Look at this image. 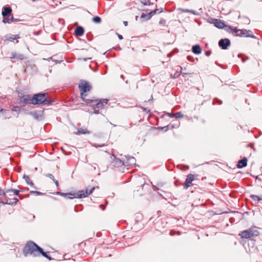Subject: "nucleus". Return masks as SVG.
I'll return each mask as SVG.
<instances>
[{"instance_id": "obj_1", "label": "nucleus", "mask_w": 262, "mask_h": 262, "mask_svg": "<svg viewBox=\"0 0 262 262\" xmlns=\"http://www.w3.org/2000/svg\"><path fill=\"white\" fill-rule=\"evenodd\" d=\"M23 253L26 256L28 255H32L33 256H38L40 254H41L43 256L46 257L49 260H51L52 259L51 256L43 251L42 248L33 242H30L26 244L23 249Z\"/></svg>"}, {"instance_id": "obj_2", "label": "nucleus", "mask_w": 262, "mask_h": 262, "mask_svg": "<svg viewBox=\"0 0 262 262\" xmlns=\"http://www.w3.org/2000/svg\"><path fill=\"white\" fill-rule=\"evenodd\" d=\"M79 88L80 91L81 98L87 103H90V99L85 98L87 95L86 93L89 92L92 89V85L90 82L81 80L79 84Z\"/></svg>"}, {"instance_id": "obj_3", "label": "nucleus", "mask_w": 262, "mask_h": 262, "mask_svg": "<svg viewBox=\"0 0 262 262\" xmlns=\"http://www.w3.org/2000/svg\"><path fill=\"white\" fill-rule=\"evenodd\" d=\"M47 93H38L35 94L32 97V104H50L51 101L47 100Z\"/></svg>"}, {"instance_id": "obj_4", "label": "nucleus", "mask_w": 262, "mask_h": 262, "mask_svg": "<svg viewBox=\"0 0 262 262\" xmlns=\"http://www.w3.org/2000/svg\"><path fill=\"white\" fill-rule=\"evenodd\" d=\"M259 234L258 230L256 227H251L247 230H244L239 233L241 238H252L258 236Z\"/></svg>"}, {"instance_id": "obj_5", "label": "nucleus", "mask_w": 262, "mask_h": 262, "mask_svg": "<svg viewBox=\"0 0 262 262\" xmlns=\"http://www.w3.org/2000/svg\"><path fill=\"white\" fill-rule=\"evenodd\" d=\"M18 202V200L15 197L14 194H12L10 192H7L6 190L5 195L2 199V203L12 205L16 204Z\"/></svg>"}, {"instance_id": "obj_6", "label": "nucleus", "mask_w": 262, "mask_h": 262, "mask_svg": "<svg viewBox=\"0 0 262 262\" xmlns=\"http://www.w3.org/2000/svg\"><path fill=\"white\" fill-rule=\"evenodd\" d=\"M198 177V174H189L187 176V178L183 184L184 189H188V188L193 185L192 182L195 180Z\"/></svg>"}, {"instance_id": "obj_7", "label": "nucleus", "mask_w": 262, "mask_h": 262, "mask_svg": "<svg viewBox=\"0 0 262 262\" xmlns=\"http://www.w3.org/2000/svg\"><path fill=\"white\" fill-rule=\"evenodd\" d=\"M108 101V100L107 99L94 100L90 99V102L93 103V106L95 108H102L107 104Z\"/></svg>"}, {"instance_id": "obj_8", "label": "nucleus", "mask_w": 262, "mask_h": 262, "mask_svg": "<svg viewBox=\"0 0 262 262\" xmlns=\"http://www.w3.org/2000/svg\"><path fill=\"white\" fill-rule=\"evenodd\" d=\"M95 187L94 186L86 188V189L79 191V197L80 198L88 197L90 195L93 191L95 190Z\"/></svg>"}, {"instance_id": "obj_9", "label": "nucleus", "mask_w": 262, "mask_h": 262, "mask_svg": "<svg viewBox=\"0 0 262 262\" xmlns=\"http://www.w3.org/2000/svg\"><path fill=\"white\" fill-rule=\"evenodd\" d=\"M57 194L62 196H67L68 198L70 199H72L74 198H80L78 196L79 191H78L77 193L69 192L67 193L58 192Z\"/></svg>"}, {"instance_id": "obj_10", "label": "nucleus", "mask_w": 262, "mask_h": 262, "mask_svg": "<svg viewBox=\"0 0 262 262\" xmlns=\"http://www.w3.org/2000/svg\"><path fill=\"white\" fill-rule=\"evenodd\" d=\"M230 44V41L228 38L222 39L219 42V45L222 49H226Z\"/></svg>"}, {"instance_id": "obj_11", "label": "nucleus", "mask_w": 262, "mask_h": 262, "mask_svg": "<svg viewBox=\"0 0 262 262\" xmlns=\"http://www.w3.org/2000/svg\"><path fill=\"white\" fill-rule=\"evenodd\" d=\"M91 132L86 128L79 127L77 131L74 132L75 135H80L82 134H90Z\"/></svg>"}, {"instance_id": "obj_12", "label": "nucleus", "mask_w": 262, "mask_h": 262, "mask_svg": "<svg viewBox=\"0 0 262 262\" xmlns=\"http://www.w3.org/2000/svg\"><path fill=\"white\" fill-rule=\"evenodd\" d=\"M235 35L239 37H248V32L246 29H237L236 31Z\"/></svg>"}, {"instance_id": "obj_13", "label": "nucleus", "mask_w": 262, "mask_h": 262, "mask_svg": "<svg viewBox=\"0 0 262 262\" xmlns=\"http://www.w3.org/2000/svg\"><path fill=\"white\" fill-rule=\"evenodd\" d=\"M12 9L10 7H4L2 12V15L3 17H6L11 14Z\"/></svg>"}, {"instance_id": "obj_14", "label": "nucleus", "mask_w": 262, "mask_h": 262, "mask_svg": "<svg viewBox=\"0 0 262 262\" xmlns=\"http://www.w3.org/2000/svg\"><path fill=\"white\" fill-rule=\"evenodd\" d=\"M84 32L83 28L81 26L77 27L75 30V35L76 36H81Z\"/></svg>"}, {"instance_id": "obj_15", "label": "nucleus", "mask_w": 262, "mask_h": 262, "mask_svg": "<svg viewBox=\"0 0 262 262\" xmlns=\"http://www.w3.org/2000/svg\"><path fill=\"white\" fill-rule=\"evenodd\" d=\"M247 165V159L244 158L243 159L239 160L238 162L237 167L239 168H243L246 166Z\"/></svg>"}, {"instance_id": "obj_16", "label": "nucleus", "mask_w": 262, "mask_h": 262, "mask_svg": "<svg viewBox=\"0 0 262 262\" xmlns=\"http://www.w3.org/2000/svg\"><path fill=\"white\" fill-rule=\"evenodd\" d=\"M32 98L29 97V96H27L25 97H23L21 99V101L24 103L27 104H32V103H31Z\"/></svg>"}, {"instance_id": "obj_17", "label": "nucleus", "mask_w": 262, "mask_h": 262, "mask_svg": "<svg viewBox=\"0 0 262 262\" xmlns=\"http://www.w3.org/2000/svg\"><path fill=\"white\" fill-rule=\"evenodd\" d=\"M215 26L218 28H223L225 25L223 21L216 19L215 22Z\"/></svg>"}, {"instance_id": "obj_18", "label": "nucleus", "mask_w": 262, "mask_h": 262, "mask_svg": "<svg viewBox=\"0 0 262 262\" xmlns=\"http://www.w3.org/2000/svg\"><path fill=\"white\" fill-rule=\"evenodd\" d=\"M46 176L47 177H48L50 179H51V180H52L55 183L56 187L58 188H59V183H58V181L56 180H55L54 179V177L52 174H50V173H48V174H46Z\"/></svg>"}, {"instance_id": "obj_19", "label": "nucleus", "mask_w": 262, "mask_h": 262, "mask_svg": "<svg viewBox=\"0 0 262 262\" xmlns=\"http://www.w3.org/2000/svg\"><path fill=\"white\" fill-rule=\"evenodd\" d=\"M250 198L255 202H258L260 201H262V195L259 196L252 194L250 196Z\"/></svg>"}, {"instance_id": "obj_20", "label": "nucleus", "mask_w": 262, "mask_h": 262, "mask_svg": "<svg viewBox=\"0 0 262 262\" xmlns=\"http://www.w3.org/2000/svg\"><path fill=\"white\" fill-rule=\"evenodd\" d=\"M18 38H19V35H12L10 36H8L6 38V40L9 41H13L15 39H17Z\"/></svg>"}, {"instance_id": "obj_21", "label": "nucleus", "mask_w": 262, "mask_h": 262, "mask_svg": "<svg viewBox=\"0 0 262 262\" xmlns=\"http://www.w3.org/2000/svg\"><path fill=\"white\" fill-rule=\"evenodd\" d=\"M20 190H16V189H8L7 190V192H10L11 193L12 192L13 193V194H14V195H18L19 194V192Z\"/></svg>"}, {"instance_id": "obj_22", "label": "nucleus", "mask_w": 262, "mask_h": 262, "mask_svg": "<svg viewBox=\"0 0 262 262\" xmlns=\"http://www.w3.org/2000/svg\"><path fill=\"white\" fill-rule=\"evenodd\" d=\"M24 179L25 180V181H26V182L29 184L30 185V186H33L34 185L33 183H32V182H30V178L28 176H27V175H24Z\"/></svg>"}, {"instance_id": "obj_23", "label": "nucleus", "mask_w": 262, "mask_h": 262, "mask_svg": "<svg viewBox=\"0 0 262 262\" xmlns=\"http://www.w3.org/2000/svg\"><path fill=\"white\" fill-rule=\"evenodd\" d=\"M92 20L94 23L96 24H100L101 22V19L99 16H95L92 18Z\"/></svg>"}, {"instance_id": "obj_24", "label": "nucleus", "mask_w": 262, "mask_h": 262, "mask_svg": "<svg viewBox=\"0 0 262 262\" xmlns=\"http://www.w3.org/2000/svg\"><path fill=\"white\" fill-rule=\"evenodd\" d=\"M11 59H22L23 57L21 55H17L16 54H12V56L10 57Z\"/></svg>"}, {"instance_id": "obj_25", "label": "nucleus", "mask_w": 262, "mask_h": 262, "mask_svg": "<svg viewBox=\"0 0 262 262\" xmlns=\"http://www.w3.org/2000/svg\"><path fill=\"white\" fill-rule=\"evenodd\" d=\"M173 115L176 118H181L184 117V115L181 112L173 114Z\"/></svg>"}, {"instance_id": "obj_26", "label": "nucleus", "mask_w": 262, "mask_h": 262, "mask_svg": "<svg viewBox=\"0 0 262 262\" xmlns=\"http://www.w3.org/2000/svg\"><path fill=\"white\" fill-rule=\"evenodd\" d=\"M6 191L5 192L3 190L0 189V203H2V199L4 198Z\"/></svg>"}, {"instance_id": "obj_27", "label": "nucleus", "mask_w": 262, "mask_h": 262, "mask_svg": "<svg viewBox=\"0 0 262 262\" xmlns=\"http://www.w3.org/2000/svg\"><path fill=\"white\" fill-rule=\"evenodd\" d=\"M228 29L230 30L232 33H235L236 32V31L237 30V28L236 27H233V26H228L227 27Z\"/></svg>"}, {"instance_id": "obj_28", "label": "nucleus", "mask_w": 262, "mask_h": 262, "mask_svg": "<svg viewBox=\"0 0 262 262\" xmlns=\"http://www.w3.org/2000/svg\"><path fill=\"white\" fill-rule=\"evenodd\" d=\"M248 32V37H251L253 38H256L255 36L252 34V31L250 30H247Z\"/></svg>"}, {"instance_id": "obj_29", "label": "nucleus", "mask_w": 262, "mask_h": 262, "mask_svg": "<svg viewBox=\"0 0 262 262\" xmlns=\"http://www.w3.org/2000/svg\"><path fill=\"white\" fill-rule=\"evenodd\" d=\"M12 111H14V112H20V108L19 106H14L12 109Z\"/></svg>"}, {"instance_id": "obj_30", "label": "nucleus", "mask_w": 262, "mask_h": 262, "mask_svg": "<svg viewBox=\"0 0 262 262\" xmlns=\"http://www.w3.org/2000/svg\"><path fill=\"white\" fill-rule=\"evenodd\" d=\"M3 22L5 24H6V23H8V24H10L11 23V21L10 20V18H5L3 19Z\"/></svg>"}, {"instance_id": "obj_31", "label": "nucleus", "mask_w": 262, "mask_h": 262, "mask_svg": "<svg viewBox=\"0 0 262 262\" xmlns=\"http://www.w3.org/2000/svg\"><path fill=\"white\" fill-rule=\"evenodd\" d=\"M157 10V9H155L154 11H151L149 13L148 15H149L150 17L153 16L156 14Z\"/></svg>"}, {"instance_id": "obj_32", "label": "nucleus", "mask_w": 262, "mask_h": 262, "mask_svg": "<svg viewBox=\"0 0 262 262\" xmlns=\"http://www.w3.org/2000/svg\"><path fill=\"white\" fill-rule=\"evenodd\" d=\"M183 11L184 12H190V13H191L192 14H195V11H194V10H188V9H184V10H183Z\"/></svg>"}, {"instance_id": "obj_33", "label": "nucleus", "mask_w": 262, "mask_h": 262, "mask_svg": "<svg viewBox=\"0 0 262 262\" xmlns=\"http://www.w3.org/2000/svg\"><path fill=\"white\" fill-rule=\"evenodd\" d=\"M200 46L199 44H196L192 47L191 49H200Z\"/></svg>"}, {"instance_id": "obj_34", "label": "nucleus", "mask_w": 262, "mask_h": 262, "mask_svg": "<svg viewBox=\"0 0 262 262\" xmlns=\"http://www.w3.org/2000/svg\"><path fill=\"white\" fill-rule=\"evenodd\" d=\"M195 55H199L201 53L202 50H192Z\"/></svg>"}, {"instance_id": "obj_35", "label": "nucleus", "mask_w": 262, "mask_h": 262, "mask_svg": "<svg viewBox=\"0 0 262 262\" xmlns=\"http://www.w3.org/2000/svg\"><path fill=\"white\" fill-rule=\"evenodd\" d=\"M10 21H11V23L15 22V21H18V20L17 19L14 18L13 16H12V17L10 18Z\"/></svg>"}, {"instance_id": "obj_36", "label": "nucleus", "mask_w": 262, "mask_h": 262, "mask_svg": "<svg viewBox=\"0 0 262 262\" xmlns=\"http://www.w3.org/2000/svg\"><path fill=\"white\" fill-rule=\"evenodd\" d=\"M205 54L207 56H209L211 54V51H206L205 52Z\"/></svg>"}, {"instance_id": "obj_37", "label": "nucleus", "mask_w": 262, "mask_h": 262, "mask_svg": "<svg viewBox=\"0 0 262 262\" xmlns=\"http://www.w3.org/2000/svg\"><path fill=\"white\" fill-rule=\"evenodd\" d=\"M169 126H166L164 127H160V129H165L166 131L168 129Z\"/></svg>"}, {"instance_id": "obj_38", "label": "nucleus", "mask_w": 262, "mask_h": 262, "mask_svg": "<svg viewBox=\"0 0 262 262\" xmlns=\"http://www.w3.org/2000/svg\"><path fill=\"white\" fill-rule=\"evenodd\" d=\"M31 193H34V194H40V192H38V191H31L30 192Z\"/></svg>"}, {"instance_id": "obj_39", "label": "nucleus", "mask_w": 262, "mask_h": 262, "mask_svg": "<svg viewBox=\"0 0 262 262\" xmlns=\"http://www.w3.org/2000/svg\"><path fill=\"white\" fill-rule=\"evenodd\" d=\"M118 37L119 38V39H123L122 36L121 35L119 34H118Z\"/></svg>"}, {"instance_id": "obj_40", "label": "nucleus", "mask_w": 262, "mask_h": 262, "mask_svg": "<svg viewBox=\"0 0 262 262\" xmlns=\"http://www.w3.org/2000/svg\"><path fill=\"white\" fill-rule=\"evenodd\" d=\"M123 24L125 26H127L128 25V22L127 21H124Z\"/></svg>"}, {"instance_id": "obj_41", "label": "nucleus", "mask_w": 262, "mask_h": 262, "mask_svg": "<svg viewBox=\"0 0 262 262\" xmlns=\"http://www.w3.org/2000/svg\"><path fill=\"white\" fill-rule=\"evenodd\" d=\"M165 21V20L164 19H163V20H161L159 21V23L161 24H162L163 23H164V22Z\"/></svg>"}, {"instance_id": "obj_42", "label": "nucleus", "mask_w": 262, "mask_h": 262, "mask_svg": "<svg viewBox=\"0 0 262 262\" xmlns=\"http://www.w3.org/2000/svg\"><path fill=\"white\" fill-rule=\"evenodd\" d=\"M144 110L147 113L150 112L149 110H146L145 108H144Z\"/></svg>"}, {"instance_id": "obj_43", "label": "nucleus", "mask_w": 262, "mask_h": 262, "mask_svg": "<svg viewBox=\"0 0 262 262\" xmlns=\"http://www.w3.org/2000/svg\"><path fill=\"white\" fill-rule=\"evenodd\" d=\"M169 116H170V117H174V116H173V114H169Z\"/></svg>"}, {"instance_id": "obj_44", "label": "nucleus", "mask_w": 262, "mask_h": 262, "mask_svg": "<svg viewBox=\"0 0 262 262\" xmlns=\"http://www.w3.org/2000/svg\"><path fill=\"white\" fill-rule=\"evenodd\" d=\"M4 110L3 108H0V112H4Z\"/></svg>"}, {"instance_id": "obj_45", "label": "nucleus", "mask_w": 262, "mask_h": 262, "mask_svg": "<svg viewBox=\"0 0 262 262\" xmlns=\"http://www.w3.org/2000/svg\"><path fill=\"white\" fill-rule=\"evenodd\" d=\"M86 59H92V57H88Z\"/></svg>"}, {"instance_id": "obj_46", "label": "nucleus", "mask_w": 262, "mask_h": 262, "mask_svg": "<svg viewBox=\"0 0 262 262\" xmlns=\"http://www.w3.org/2000/svg\"><path fill=\"white\" fill-rule=\"evenodd\" d=\"M187 58H188V60H190V57H189V56H188Z\"/></svg>"}, {"instance_id": "obj_47", "label": "nucleus", "mask_w": 262, "mask_h": 262, "mask_svg": "<svg viewBox=\"0 0 262 262\" xmlns=\"http://www.w3.org/2000/svg\"><path fill=\"white\" fill-rule=\"evenodd\" d=\"M243 61L245 62V59L244 58H243Z\"/></svg>"}, {"instance_id": "obj_48", "label": "nucleus", "mask_w": 262, "mask_h": 262, "mask_svg": "<svg viewBox=\"0 0 262 262\" xmlns=\"http://www.w3.org/2000/svg\"><path fill=\"white\" fill-rule=\"evenodd\" d=\"M102 208H103V209H104V207L103 206V207H102Z\"/></svg>"}, {"instance_id": "obj_49", "label": "nucleus", "mask_w": 262, "mask_h": 262, "mask_svg": "<svg viewBox=\"0 0 262 262\" xmlns=\"http://www.w3.org/2000/svg\"><path fill=\"white\" fill-rule=\"evenodd\" d=\"M102 208H103V209H104V207L103 206V207H102Z\"/></svg>"}]
</instances>
